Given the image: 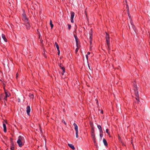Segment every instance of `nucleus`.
<instances>
[{
	"label": "nucleus",
	"mask_w": 150,
	"mask_h": 150,
	"mask_svg": "<svg viewBox=\"0 0 150 150\" xmlns=\"http://www.w3.org/2000/svg\"><path fill=\"white\" fill-rule=\"evenodd\" d=\"M105 38L106 41L107 43V46L108 47V50H110V37L109 35L106 32L105 33Z\"/></svg>",
	"instance_id": "obj_1"
},
{
	"label": "nucleus",
	"mask_w": 150,
	"mask_h": 150,
	"mask_svg": "<svg viewBox=\"0 0 150 150\" xmlns=\"http://www.w3.org/2000/svg\"><path fill=\"white\" fill-rule=\"evenodd\" d=\"M23 137L21 136H19L18 137L17 143L20 147H21L23 145Z\"/></svg>",
	"instance_id": "obj_2"
},
{
	"label": "nucleus",
	"mask_w": 150,
	"mask_h": 150,
	"mask_svg": "<svg viewBox=\"0 0 150 150\" xmlns=\"http://www.w3.org/2000/svg\"><path fill=\"white\" fill-rule=\"evenodd\" d=\"M4 92L5 94V96L4 98V100H7V98L10 96V94L9 92L6 91L5 88H4Z\"/></svg>",
	"instance_id": "obj_3"
},
{
	"label": "nucleus",
	"mask_w": 150,
	"mask_h": 150,
	"mask_svg": "<svg viewBox=\"0 0 150 150\" xmlns=\"http://www.w3.org/2000/svg\"><path fill=\"white\" fill-rule=\"evenodd\" d=\"M73 125L74 127V129L76 131V138H78L79 137L78 135V127L77 125L75 123H74L73 124Z\"/></svg>",
	"instance_id": "obj_4"
},
{
	"label": "nucleus",
	"mask_w": 150,
	"mask_h": 150,
	"mask_svg": "<svg viewBox=\"0 0 150 150\" xmlns=\"http://www.w3.org/2000/svg\"><path fill=\"white\" fill-rule=\"evenodd\" d=\"M22 20L24 23L27 22L28 21V19L26 16V14L24 12L22 14Z\"/></svg>",
	"instance_id": "obj_5"
},
{
	"label": "nucleus",
	"mask_w": 150,
	"mask_h": 150,
	"mask_svg": "<svg viewBox=\"0 0 150 150\" xmlns=\"http://www.w3.org/2000/svg\"><path fill=\"white\" fill-rule=\"evenodd\" d=\"M59 66L60 67V68L62 70L63 72L62 73V75L64 74L65 72V68L62 65L61 63H59Z\"/></svg>",
	"instance_id": "obj_6"
},
{
	"label": "nucleus",
	"mask_w": 150,
	"mask_h": 150,
	"mask_svg": "<svg viewBox=\"0 0 150 150\" xmlns=\"http://www.w3.org/2000/svg\"><path fill=\"white\" fill-rule=\"evenodd\" d=\"M30 106H28L26 108V112L28 115H30Z\"/></svg>",
	"instance_id": "obj_7"
},
{
	"label": "nucleus",
	"mask_w": 150,
	"mask_h": 150,
	"mask_svg": "<svg viewBox=\"0 0 150 150\" xmlns=\"http://www.w3.org/2000/svg\"><path fill=\"white\" fill-rule=\"evenodd\" d=\"M25 24L26 26V28L28 30L30 28V25L28 22V21L27 22L25 23Z\"/></svg>",
	"instance_id": "obj_8"
},
{
	"label": "nucleus",
	"mask_w": 150,
	"mask_h": 150,
	"mask_svg": "<svg viewBox=\"0 0 150 150\" xmlns=\"http://www.w3.org/2000/svg\"><path fill=\"white\" fill-rule=\"evenodd\" d=\"M74 36L76 40V46L77 47H78V39L77 38V36L76 35H74Z\"/></svg>",
	"instance_id": "obj_9"
},
{
	"label": "nucleus",
	"mask_w": 150,
	"mask_h": 150,
	"mask_svg": "<svg viewBox=\"0 0 150 150\" xmlns=\"http://www.w3.org/2000/svg\"><path fill=\"white\" fill-rule=\"evenodd\" d=\"M2 38H3V39H4V40L5 42H7V40L6 39L5 36L4 34H2Z\"/></svg>",
	"instance_id": "obj_10"
},
{
	"label": "nucleus",
	"mask_w": 150,
	"mask_h": 150,
	"mask_svg": "<svg viewBox=\"0 0 150 150\" xmlns=\"http://www.w3.org/2000/svg\"><path fill=\"white\" fill-rule=\"evenodd\" d=\"M68 145L72 149H73V150H74L75 149V148L74 146L73 145H72V144H68Z\"/></svg>",
	"instance_id": "obj_11"
},
{
	"label": "nucleus",
	"mask_w": 150,
	"mask_h": 150,
	"mask_svg": "<svg viewBox=\"0 0 150 150\" xmlns=\"http://www.w3.org/2000/svg\"><path fill=\"white\" fill-rule=\"evenodd\" d=\"M103 142L104 145L106 146H108V143L106 139H103Z\"/></svg>",
	"instance_id": "obj_12"
},
{
	"label": "nucleus",
	"mask_w": 150,
	"mask_h": 150,
	"mask_svg": "<svg viewBox=\"0 0 150 150\" xmlns=\"http://www.w3.org/2000/svg\"><path fill=\"white\" fill-rule=\"evenodd\" d=\"M71 18H74V12L73 11H71Z\"/></svg>",
	"instance_id": "obj_13"
},
{
	"label": "nucleus",
	"mask_w": 150,
	"mask_h": 150,
	"mask_svg": "<svg viewBox=\"0 0 150 150\" xmlns=\"http://www.w3.org/2000/svg\"><path fill=\"white\" fill-rule=\"evenodd\" d=\"M3 126L4 127V131L5 132H6V125L4 123L3 124Z\"/></svg>",
	"instance_id": "obj_14"
},
{
	"label": "nucleus",
	"mask_w": 150,
	"mask_h": 150,
	"mask_svg": "<svg viewBox=\"0 0 150 150\" xmlns=\"http://www.w3.org/2000/svg\"><path fill=\"white\" fill-rule=\"evenodd\" d=\"M92 36H93L90 35L89 38V42L91 45L92 44Z\"/></svg>",
	"instance_id": "obj_15"
},
{
	"label": "nucleus",
	"mask_w": 150,
	"mask_h": 150,
	"mask_svg": "<svg viewBox=\"0 0 150 150\" xmlns=\"http://www.w3.org/2000/svg\"><path fill=\"white\" fill-rule=\"evenodd\" d=\"M91 134L92 138L95 139L96 137L94 133H91Z\"/></svg>",
	"instance_id": "obj_16"
},
{
	"label": "nucleus",
	"mask_w": 150,
	"mask_h": 150,
	"mask_svg": "<svg viewBox=\"0 0 150 150\" xmlns=\"http://www.w3.org/2000/svg\"><path fill=\"white\" fill-rule=\"evenodd\" d=\"M97 127H98V129H99L100 132H102L103 131H102V129L101 126L100 125H98Z\"/></svg>",
	"instance_id": "obj_17"
},
{
	"label": "nucleus",
	"mask_w": 150,
	"mask_h": 150,
	"mask_svg": "<svg viewBox=\"0 0 150 150\" xmlns=\"http://www.w3.org/2000/svg\"><path fill=\"white\" fill-rule=\"evenodd\" d=\"M134 91H138V89L137 88V86L136 85H134Z\"/></svg>",
	"instance_id": "obj_18"
},
{
	"label": "nucleus",
	"mask_w": 150,
	"mask_h": 150,
	"mask_svg": "<svg viewBox=\"0 0 150 150\" xmlns=\"http://www.w3.org/2000/svg\"><path fill=\"white\" fill-rule=\"evenodd\" d=\"M29 96L30 98L33 99L34 98V95L30 93L29 95Z\"/></svg>",
	"instance_id": "obj_19"
},
{
	"label": "nucleus",
	"mask_w": 150,
	"mask_h": 150,
	"mask_svg": "<svg viewBox=\"0 0 150 150\" xmlns=\"http://www.w3.org/2000/svg\"><path fill=\"white\" fill-rule=\"evenodd\" d=\"M55 45H56V47L57 50H59V47L57 43L56 42L55 43Z\"/></svg>",
	"instance_id": "obj_20"
},
{
	"label": "nucleus",
	"mask_w": 150,
	"mask_h": 150,
	"mask_svg": "<svg viewBox=\"0 0 150 150\" xmlns=\"http://www.w3.org/2000/svg\"><path fill=\"white\" fill-rule=\"evenodd\" d=\"M91 127V133H94V127L93 126V125H92Z\"/></svg>",
	"instance_id": "obj_21"
},
{
	"label": "nucleus",
	"mask_w": 150,
	"mask_h": 150,
	"mask_svg": "<svg viewBox=\"0 0 150 150\" xmlns=\"http://www.w3.org/2000/svg\"><path fill=\"white\" fill-rule=\"evenodd\" d=\"M135 95L136 96H139L138 91H135Z\"/></svg>",
	"instance_id": "obj_22"
},
{
	"label": "nucleus",
	"mask_w": 150,
	"mask_h": 150,
	"mask_svg": "<svg viewBox=\"0 0 150 150\" xmlns=\"http://www.w3.org/2000/svg\"><path fill=\"white\" fill-rule=\"evenodd\" d=\"M50 25L51 28H52L53 27V25L52 23V21L51 20H50Z\"/></svg>",
	"instance_id": "obj_23"
},
{
	"label": "nucleus",
	"mask_w": 150,
	"mask_h": 150,
	"mask_svg": "<svg viewBox=\"0 0 150 150\" xmlns=\"http://www.w3.org/2000/svg\"><path fill=\"white\" fill-rule=\"evenodd\" d=\"M130 21V23H131V25H132V27L133 28L134 26L132 20H131Z\"/></svg>",
	"instance_id": "obj_24"
},
{
	"label": "nucleus",
	"mask_w": 150,
	"mask_h": 150,
	"mask_svg": "<svg viewBox=\"0 0 150 150\" xmlns=\"http://www.w3.org/2000/svg\"><path fill=\"white\" fill-rule=\"evenodd\" d=\"M135 99L138 101H139V96H136L135 98Z\"/></svg>",
	"instance_id": "obj_25"
},
{
	"label": "nucleus",
	"mask_w": 150,
	"mask_h": 150,
	"mask_svg": "<svg viewBox=\"0 0 150 150\" xmlns=\"http://www.w3.org/2000/svg\"><path fill=\"white\" fill-rule=\"evenodd\" d=\"M127 11L128 12V16H129V18H130V16L129 13V9H127Z\"/></svg>",
	"instance_id": "obj_26"
},
{
	"label": "nucleus",
	"mask_w": 150,
	"mask_h": 150,
	"mask_svg": "<svg viewBox=\"0 0 150 150\" xmlns=\"http://www.w3.org/2000/svg\"><path fill=\"white\" fill-rule=\"evenodd\" d=\"M68 28L69 30H70L71 28V25L69 24H68Z\"/></svg>",
	"instance_id": "obj_27"
},
{
	"label": "nucleus",
	"mask_w": 150,
	"mask_h": 150,
	"mask_svg": "<svg viewBox=\"0 0 150 150\" xmlns=\"http://www.w3.org/2000/svg\"><path fill=\"white\" fill-rule=\"evenodd\" d=\"M79 50V47L78 45V47H77V48L75 50V52L76 53Z\"/></svg>",
	"instance_id": "obj_28"
},
{
	"label": "nucleus",
	"mask_w": 150,
	"mask_h": 150,
	"mask_svg": "<svg viewBox=\"0 0 150 150\" xmlns=\"http://www.w3.org/2000/svg\"><path fill=\"white\" fill-rule=\"evenodd\" d=\"M91 32L90 33V35L91 36H93V30L92 29H91Z\"/></svg>",
	"instance_id": "obj_29"
},
{
	"label": "nucleus",
	"mask_w": 150,
	"mask_h": 150,
	"mask_svg": "<svg viewBox=\"0 0 150 150\" xmlns=\"http://www.w3.org/2000/svg\"><path fill=\"white\" fill-rule=\"evenodd\" d=\"M3 97V95L2 94H1L0 95V100H1V99Z\"/></svg>",
	"instance_id": "obj_30"
},
{
	"label": "nucleus",
	"mask_w": 150,
	"mask_h": 150,
	"mask_svg": "<svg viewBox=\"0 0 150 150\" xmlns=\"http://www.w3.org/2000/svg\"><path fill=\"white\" fill-rule=\"evenodd\" d=\"M14 147L13 146H12L11 148V150H14Z\"/></svg>",
	"instance_id": "obj_31"
},
{
	"label": "nucleus",
	"mask_w": 150,
	"mask_h": 150,
	"mask_svg": "<svg viewBox=\"0 0 150 150\" xmlns=\"http://www.w3.org/2000/svg\"><path fill=\"white\" fill-rule=\"evenodd\" d=\"M18 73H17L16 74V79H17L18 78Z\"/></svg>",
	"instance_id": "obj_32"
},
{
	"label": "nucleus",
	"mask_w": 150,
	"mask_h": 150,
	"mask_svg": "<svg viewBox=\"0 0 150 150\" xmlns=\"http://www.w3.org/2000/svg\"><path fill=\"white\" fill-rule=\"evenodd\" d=\"M108 131H109V130L108 129H106V132L107 133H108L109 132H108Z\"/></svg>",
	"instance_id": "obj_33"
},
{
	"label": "nucleus",
	"mask_w": 150,
	"mask_h": 150,
	"mask_svg": "<svg viewBox=\"0 0 150 150\" xmlns=\"http://www.w3.org/2000/svg\"><path fill=\"white\" fill-rule=\"evenodd\" d=\"M71 22L72 23H74L73 18H71Z\"/></svg>",
	"instance_id": "obj_34"
},
{
	"label": "nucleus",
	"mask_w": 150,
	"mask_h": 150,
	"mask_svg": "<svg viewBox=\"0 0 150 150\" xmlns=\"http://www.w3.org/2000/svg\"><path fill=\"white\" fill-rule=\"evenodd\" d=\"M93 139V140L94 143H95L96 142V138H95V139Z\"/></svg>",
	"instance_id": "obj_35"
},
{
	"label": "nucleus",
	"mask_w": 150,
	"mask_h": 150,
	"mask_svg": "<svg viewBox=\"0 0 150 150\" xmlns=\"http://www.w3.org/2000/svg\"><path fill=\"white\" fill-rule=\"evenodd\" d=\"M58 50V55H59V54H60V50H59H59Z\"/></svg>",
	"instance_id": "obj_36"
},
{
	"label": "nucleus",
	"mask_w": 150,
	"mask_h": 150,
	"mask_svg": "<svg viewBox=\"0 0 150 150\" xmlns=\"http://www.w3.org/2000/svg\"><path fill=\"white\" fill-rule=\"evenodd\" d=\"M38 35L39 36V38H40V35H40V33H38Z\"/></svg>",
	"instance_id": "obj_37"
},
{
	"label": "nucleus",
	"mask_w": 150,
	"mask_h": 150,
	"mask_svg": "<svg viewBox=\"0 0 150 150\" xmlns=\"http://www.w3.org/2000/svg\"><path fill=\"white\" fill-rule=\"evenodd\" d=\"M86 57L87 60H88V55H86Z\"/></svg>",
	"instance_id": "obj_38"
},
{
	"label": "nucleus",
	"mask_w": 150,
	"mask_h": 150,
	"mask_svg": "<svg viewBox=\"0 0 150 150\" xmlns=\"http://www.w3.org/2000/svg\"><path fill=\"white\" fill-rule=\"evenodd\" d=\"M62 122H63V123L65 125H66V122H65V121H64V120H63Z\"/></svg>",
	"instance_id": "obj_39"
},
{
	"label": "nucleus",
	"mask_w": 150,
	"mask_h": 150,
	"mask_svg": "<svg viewBox=\"0 0 150 150\" xmlns=\"http://www.w3.org/2000/svg\"><path fill=\"white\" fill-rule=\"evenodd\" d=\"M100 137L102 138L103 137V135L102 134H100Z\"/></svg>",
	"instance_id": "obj_40"
},
{
	"label": "nucleus",
	"mask_w": 150,
	"mask_h": 150,
	"mask_svg": "<svg viewBox=\"0 0 150 150\" xmlns=\"http://www.w3.org/2000/svg\"><path fill=\"white\" fill-rule=\"evenodd\" d=\"M108 135L109 136V137H110L111 136H110V132H109L108 133Z\"/></svg>",
	"instance_id": "obj_41"
},
{
	"label": "nucleus",
	"mask_w": 150,
	"mask_h": 150,
	"mask_svg": "<svg viewBox=\"0 0 150 150\" xmlns=\"http://www.w3.org/2000/svg\"><path fill=\"white\" fill-rule=\"evenodd\" d=\"M40 42L41 43H42L43 42V40H42V39H40Z\"/></svg>",
	"instance_id": "obj_42"
},
{
	"label": "nucleus",
	"mask_w": 150,
	"mask_h": 150,
	"mask_svg": "<svg viewBox=\"0 0 150 150\" xmlns=\"http://www.w3.org/2000/svg\"><path fill=\"white\" fill-rule=\"evenodd\" d=\"M90 54V52H87V55H89V54Z\"/></svg>",
	"instance_id": "obj_43"
},
{
	"label": "nucleus",
	"mask_w": 150,
	"mask_h": 150,
	"mask_svg": "<svg viewBox=\"0 0 150 150\" xmlns=\"http://www.w3.org/2000/svg\"><path fill=\"white\" fill-rule=\"evenodd\" d=\"M39 127H40V130L41 132L42 131V130H41V127H40V125H39Z\"/></svg>",
	"instance_id": "obj_44"
},
{
	"label": "nucleus",
	"mask_w": 150,
	"mask_h": 150,
	"mask_svg": "<svg viewBox=\"0 0 150 150\" xmlns=\"http://www.w3.org/2000/svg\"><path fill=\"white\" fill-rule=\"evenodd\" d=\"M101 112L102 113H103V110H102L101 111Z\"/></svg>",
	"instance_id": "obj_45"
},
{
	"label": "nucleus",
	"mask_w": 150,
	"mask_h": 150,
	"mask_svg": "<svg viewBox=\"0 0 150 150\" xmlns=\"http://www.w3.org/2000/svg\"><path fill=\"white\" fill-rule=\"evenodd\" d=\"M37 31H38V33H40V32H39V30H38H38H37Z\"/></svg>",
	"instance_id": "obj_46"
},
{
	"label": "nucleus",
	"mask_w": 150,
	"mask_h": 150,
	"mask_svg": "<svg viewBox=\"0 0 150 150\" xmlns=\"http://www.w3.org/2000/svg\"><path fill=\"white\" fill-rule=\"evenodd\" d=\"M88 66L89 68L90 69V67L89 66V65H88Z\"/></svg>",
	"instance_id": "obj_47"
}]
</instances>
